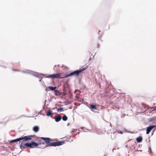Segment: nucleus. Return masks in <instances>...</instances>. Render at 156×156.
I'll use <instances>...</instances> for the list:
<instances>
[{"instance_id": "obj_1", "label": "nucleus", "mask_w": 156, "mask_h": 156, "mask_svg": "<svg viewBox=\"0 0 156 156\" xmlns=\"http://www.w3.org/2000/svg\"><path fill=\"white\" fill-rule=\"evenodd\" d=\"M28 137H29L30 139L29 140L38 141V143L34 141H32L30 143H26L24 144L25 147L31 148L37 147L39 144H44L45 143L47 144L45 147L48 146H59L64 144V141L53 142L54 141L53 140L49 138L38 137L35 135L28 136Z\"/></svg>"}, {"instance_id": "obj_2", "label": "nucleus", "mask_w": 156, "mask_h": 156, "mask_svg": "<svg viewBox=\"0 0 156 156\" xmlns=\"http://www.w3.org/2000/svg\"><path fill=\"white\" fill-rule=\"evenodd\" d=\"M87 68V67H86L85 68H83L81 69H80L79 70H77L71 72L69 74L66 75L63 78H66L69 76H78L79 75L80 73L83 71L85 70ZM61 74L60 73H57L51 75H50L47 76L45 77L48 78H62L63 77H61Z\"/></svg>"}, {"instance_id": "obj_3", "label": "nucleus", "mask_w": 156, "mask_h": 156, "mask_svg": "<svg viewBox=\"0 0 156 156\" xmlns=\"http://www.w3.org/2000/svg\"><path fill=\"white\" fill-rule=\"evenodd\" d=\"M30 138L29 137H28V136H25L23 137H20L19 138L16 139L15 140H12L10 141V143L16 142L19 141L21 140H23L22 144H23L24 145V144H25V142L27 141H29V140H30Z\"/></svg>"}, {"instance_id": "obj_4", "label": "nucleus", "mask_w": 156, "mask_h": 156, "mask_svg": "<svg viewBox=\"0 0 156 156\" xmlns=\"http://www.w3.org/2000/svg\"><path fill=\"white\" fill-rule=\"evenodd\" d=\"M155 127V126H149V127H147V132H146V133L147 134H148L151 131V130L153 129L154 127Z\"/></svg>"}, {"instance_id": "obj_5", "label": "nucleus", "mask_w": 156, "mask_h": 156, "mask_svg": "<svg viewBox=\"0 0 156 156\" xmlns=\"http://www.w3.org/2000/svg\"><path fill=\"white\" fill-rule=\"evenodd\" d=\"M62 117L61 116L59 115H58L57 117H55V121L56 122H58L61 119Z\"/></svg>"}, {"instance_id": "obj_6", "label": "nucleus", "mask_w": 156, "mask_h": 156, "mask_svg": "<svg viewBox=\"0 0 156 156\" xmlns=\"http://www.w3.org/2000/svg\"><path fill=\"white\" fill-rule=\"evenodd\" d=\"M39 130V128L38 126H36L33 128V131L35 132H37Z\"/></svg>"}, {"instance_id": "obj_7", "label": "nucleus", "mask_w": 156, "mask_h": 156, "mask_svg": "<svg viewBox=\"0 0 156 156\" xmlns=\"http://www.w3.org/2000/svg\"><path fill=\"white\" fill-rule=\"evenodd\" d=\"M136 140L138 143L141 142L142 140V138L141 136H140L136 139Z\"/></svg>"}, {"instance_id": "obj_8", "label": "nucleus", "mask_w": 156, "mask_h": 156, "mask_svg": "<svg viewBox=\"0 0 156 156\" xmlns=\"http://www.w3.org/2000/svg\"><path fill=\"white\" fill-rule=\"evenodd\" d=\"M90 108L93 109H97V108L96 107V105H93L92 104H90Z\"/></svg>"}, {"instance_id": "obj_9", "label": "nucleus", "mask_w": 156, "mask_h": 156, "mask_svg": "<svg viewBox=\"0 0 156 156\" xmlns=\"http://www.w3.org/2000/svg\"><path fill=\"white\" fill-rule=\"evenodd\" d=\"M52 114V112L51 110H48L46 112V115L48 116H50Z\"/></svg>"}, {"instance_id": "obj_10", "label": "nucleus", "mask_w": 156, "mask_h": 156, "mask_svg": "<svg viewBox=\"0 0 156 156\" xmlns=\"http://www.w3.org/2000/svg\"><path fill=\"white\" fill-rule=\"evenodd\" d=\"M54 92L55 94L57 96H58L59 95L60 92L59 91H58L57 90H54Z\"/></svg>"}, {"instance_id": "obj_11", "label": "nucleus", "mask_w": 156, "mask_h": 156, "mask_svg": "<svg viewBox=\"0 0 156 156\" xmlns=\"http://www.w3.org/2000/svg\"><path fill=\"white\" fill-rule=\"evenodd\" d=\"M56 88V87H54L52 86H49L48 87V88L51 90H54V91L55 89Z\"/></svg>"}, {"instance_id": "obj_12", "label": "nucleus", "mask_w": 156, "mask_h": 156, "mask_svg": "<svg viewBox=\"0 0 156 156\" xmlns=\"http://www.w3.org/2000/svg\"><path fill=\"white\" fill-rule=\"evenodd\" d=\"M62 119L63 121H66L67 120L68 118L65 115L63 116L62 117Z\"/></svg>"}, {"instance_id": "obj_13", "label": "nucleus", "mask_w": 156, "mask_h": 156, "mask_svg": "<svg viewBox=\"0 0 156 156\" xmlns=\"http://www.w3.org/2000/svg\"><path fill=\"white\" fill-rule=\"evenodd\" d=\"M63 110V108H60L57 109V111L58 112H59V111H62Z\"/></svg>"}, {"instance_id": "obj_14", "label": "nucleus", "mask_w": 156, "mask_h": 156, "mask_svg": "<svg viewBox=\"0 0 156 156\" xmlns=\"http://www.w3.org/2000/svg\"><path fill=\"white\" fill-rule=\"evenodd\" d=\"M117 132L118 133H120L121 134H122L123 133V132L122 131H117Z\"/></svg>"}, {"instance_id": "obj_15", "label": "nucleus", "mask_w": 156, "mask_h": 156, "mask_svg": "<svg viewBox=\"0 0 156 156\" xmlns=\"http://www.w3.org/2000/svg\"><path fill=\"white\" fill-rule=\"evenodd\" d=\"M149 151L151 152L152 151H151V148L150 147H149Z\"/></svg>"}, {"instance_id": "obj_16", "label": "nucleus", "mask_w": 156, "mask_h": 156, "mask_svg": "<svg viewBox=\"0 0 156 156\" xmlns=\"http://www.w3.org/2000/svg\"><path fill=\"white\" fill-rule=\"evenodd\" d=\"M13 71H19L18 70H13Z\"/></svg>"}, {"instance_id": "obj_17", "label": "nucleus", "mask_w": 156, "mask_h": 156, "mask_svg": "<svg viewBox=\"0 0 156 156\" xmlns=\"http://www.w3.org/2000/svg\"><path fill=\"white\" fill-rule=\"evenodd\" d=\"M98 48L99 47V44H98Z\"/></svg>"}]
</instances>
